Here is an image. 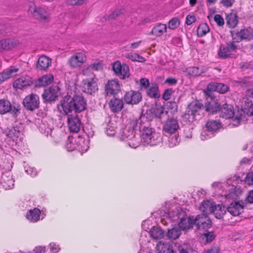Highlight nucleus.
I'll return each instance as SVG.
<instances>
[{
  "label": "nucleus",
  "mask_w": 253,
  "mask_h": 253,
  "mask_svg": "<svg viewBox=\"0 0 253 253\" xmlns=\"http://www.w3.org/2000/svg\"><path fill=\"white\" fill-rule=\"evenodd\" d=\"M87 103L83 96L74 94L73 96L65 95L57 105L58 110L65 115H69L72 112L79 113L86 109Z\"/></svg>",
  "instance_id": "nucleus-1"
},
{
  "label": "nucleus",
  "mask_w": 253,
  "mask_h": 253,
  "mask_svg": "<svg viewBox=\"0 0 253 253\" xmlns=\"http://www.w3.org/2000/svg\"><path fill=\"white\" fill-rule=\"evenodd\" d=\"M138 121V130L142 139L151 145H156L161 139V135L152 127L150 120L147 116L142 114Z\"/></svg>",
  "instance_id": "nucleus-2"
},
{
  "label": "nucleus",
  "mask_w": 253,
  "mask_h": 253,
  "mask_svg": "<svg viewBox=\"0 0 253 253\" xmlns=\"http://www.w3.org/2000/svg\"><path fill=\"white\" fill-rule=\"evenodd\" d=\"M138 118L132 119L129 124L121 131V135L124 139L131 141L128 144L132 148H136L139 144L136 138V131L138 130Z\"/></svg>",
  "instance_id": "nucleus-3"
},
{
  "label": "nucleus",
  "mask_w": 253,
  "mask_h": 253,
  "mask_svg": "<svg viewBox=\"0 0 253 253\" xmlns=\"http://www.w3.org/2000/svg\"><path fill=\"white\" fill-rule=\"evenodd\" d=\"M231 39H228L226 45H220L218 55L219 57L226 59L230 57L232 52H236L237 49V30L230 31Z\"/></svg>",
  "instance_id": "nucleus-4"
},
{
  "label": "nucleus",
  "mask_w": 253,
  "mask_h": 253,
  "mask_svg": "<svg viewBox=\"0 0 253 253\" xmlns=\"http://www.w3.org/2000/svg\"><path fill=\"white\" fill-rule=\"evenodd\" d=\"M204 109V106L199 101L191 102L187 106L185 113L182 115L183 120L185 122L192 123L201 118V111Z\"/></svg>",
  "instance_id": "nucleus-5"
},
{
  "label": "nucleus",
  "mask_w": 253,
  "mask_h": 253,
  "mask_svg": "<svg viewBox=\"0 0 253 253\" xmlns=\"http://www.w3.org/2000/svg\"><path fill=\"white\" fill-rule=\"evenodd\" d=\"M59 91L60 88L57 85H52L44 89L42 94L43 102L50 104L54 103L58 99Z\"/></svg>",
  "instance_id": "nucleus-6"
},
{
  "label": "nucleus",
  "mask_w": 253,
  "mask_h": 253,
  "mask_svg": "<svg viewBox=\"0 0 253 253\" xmlns=\"http://www.w3.org/2000/svg\"><path fill=\"white\" fill-rule=\"evenodd\" d=\"M212 222L208 215L198 214L195 217V225L197 230L208 231L211 227Z\"/></svg>",
  "instance_id": "nucleus-7"
},
{
  "label": "nucleus",
  "mask_w": 253,
  "mask_h": 253,
  "mask_svg": "<svg viewBox=\"0 0 253 253\" xmlns=\"http://www.w3.org/2000/svg\"><path fill=\"white\" fill-rule=\"evenodd\" d=\"M116 75L120 79L124 80L130 76L129 68L126 64H121L119 61L115 62L112 67Z\"/></svg>",
  "instance_id": "nucleus-8"
},
{
  "label": "nucleus",
  "mask_w": 253,
  "mask_h": 253,
  "mask_svg": "<svg viewBox=\"0 0 253 253\" xmlns=\"http://www.w3.org/2000/svg\"><path fill=\"white\" fill-rule=\"evenodd\" d=\"M24 107L29 111H33L40 107V99L38 95L31 94L25 97L23 101Z\"/></svg>",
  "instance_id": "nucleus-9"
},
{
  "label": "nucleus",
  "mask_w": 253,
  "mask_h": 253,
  "mask_svg": "<svg viewBox=\"0 0 253 253\" xmlns=\"http://www.w3.org/2000/svg\"><path fill=\"white\" fill-rule=\"evenodd\" d=\"M253 116V103L245 101L244 107L238 110V124L245 123L248 120L247 116Z\"/></svg>",
  "instance_id": "nucleus-10"
},
{
  "label": "nucleus",
  "mask_w": 253,
  "mask_h": 253,
  "mask_svg": "<svg viewBox=\"0 0 253 253\" xmlns=\"http://www.w3.org/2000/svg\"><path fill=\"white\" fill-rule=\"evenodd\" d=\"M123 98L125 103L133 105L138 104L141 101L142 96L139 91L131 90L126 92Z\"/></svg>",
  "instance_id": "nucleus-11"
},
{
  "label": "nucleus",
  "mask_w": 253,
  "mask_h": 253,
  "mask_svg": "<svg viewBox=\"0 0 253 253\" xmlns=\"http://www.w3.org/2000/svg\"><path fill=\"white\" fill-rule=\"evenodd\" d=\"M220 104L217 99L210 97L205 102L204 109L209 114H216L220 110Z\"/></svg>",
  "instance_id": "nucleus-12"
},
{
  "label": "nucleus",
  "mask_w": 253,
  "mask_h": 253,
  "mask_svg": "<svg viewBox=\"0 0 253 253\" xmlns=\"http://www.w3.org/2000/svg\"><path fill=\"white\" fill-rule=\"evenodd\" d=\"M29 11L33 14L35 18L39 21L42 22L48 21L49 14L44 8L35 6H30Z\"/></svg>",
  "instance_id": "nucleus-13"
},
{
  "label": "nucleus",
  "mask_w": 253,
  "mask_h": 253,
  "mask_svg": "<svg viewBox=\"0 0 253 253\" xmlns=\"http://www.w3.org/2000/svg\"><path fill=\"white\" fill-rule=\"evenodd\" d=\"M179 126L176 119L169 118L163 126V131L166 136L176 133Z\"/></svg>",
  "instance_id": "nucleus-14"
},
{
  "label": "nucleus",
  "mask_w": 253,
  "mask_h": 253,
  "mask_svg": "<svg viewBox=\"0 0 253 253\" xmlns=\"http://www.w3.org/2000/svg\"><path fill=\"white\" fill-rule=\"evenodd\" d=\"M207 129L201 133V138L202 140L206 139V135H209V132H216L221 127V123L219 120H210L207 122L206 125Z\"/></svg>",
  "instance_id": "nucleus-15"
},
{
  "label": "nucleus",
  "mask_w": 253,
  "mask_h": 253,
  "mask_svg": "<svg viewBox=\"0 0 253 253\" xmlns=\"http://www.w3.org/2000/svg\"><path fill=\"white\" fill-rule=\"evenodd\" d=\"M86 61V57L83 52L76 53L69 59L68 64L73 68L81 67Z\"/></svg>",
  "instance_id": "nucleus-16"
},
{
  "label": "nucleus",
  "mask_w": 253,
  "mask_h": 253,
  "mask_svg": "<svg viewBox=\"0 0 253 253\" xmlns=\"http://www.w3.org/2000/svg\"><path fill=\"white\" fill-rule=\"evenodd\" d=\"M67 122L68 127L71 132L77 133L80 130L82 123L78 115H69Z\"/></svg>",
  "instance_id": "nucleus-17"
},
{
  "label": "nucleus",
  "mask_w": 253,
  "mask_h": 253,
  "mask_svg": "<svg viewBox=\"0 0 253 253\" xmlns=\"http://www.w3.org/2000/svg\"><path fill=\"white\" fill-rule=\"evenodd\" d=\"M218 113L221 118L228 119L233 118L234 115V110L233 107L227 103H225L220 106V108Z\"/></svg>",
  "instance_id": "nucleus-18"
},
{
  "label": "nucleus",
  "mask_w": 253,
  "mask_h": 253,
  "mask_svg": "<svg viewBox=\"0 0 253 253\" xmlns=\"http://www.w3.org/2000/svg\"><path fill=\"white\" fill-rule=\"evenodd\" d=\"M105 92L107 94L116 95L121 91L120 85L117 80L108 81L105 85Z\"/></svg>",
  "instance_id": "nucleus-19"
},
{
  "label": "nucleus",
  "mask_w": 253,
  "mask_h": 253,
  "mask_svg": "<svg viewBox=\"0 0 253 253\" xmlns=\"http://www.w3.org/2000/svg\"><path fill=\"white\" fill-rule=\"evenodd\" d=\"M229 86L227 84L218 83H211L208 84L207 86L208 91H205L207 94L208 92L211 91H214L219 92L221 94H224L229 90Z\"/></svg>",
  "instance_id": "nucleus-20"
},
{
  "label": "nucleus",
  "mask_w": 253,
  "mask_h": 253,
  "mask_svg": "<svg viewBox=\"0 0 253 253\" xmlns=\"http://www.w3.org/2000/svg\"><path fill=\"white\" fill-rule=\"evenodd\" d=\"M215 204L211 200H205L201 203L199 209L202 212L201 214L208 215L209 214L212 213L215 210Z\"/></svg>",
  "instance_id": "nucleus-21"
},
{
  "label": "nucleus",
  "mask_w": 253,
  "mask_h": 253,
  "mask_svg": "<svg viewBox=\"0 0 253 253\" xmlns=\"http://www.w3.org/2000/svg\"><path fill=\"white\" fill-rule=\"evenodd\" d=\"M98 90L97 84L93 79H86L84 81L83 91L86 93L92 94Z\"/></svg>",
  "instance_id": "nucleus-22"
},
{
  "label": "nucleus",
  "mask_w": 253,
  "mask_h": 253,
  "mask_svg": "<svg viewBox=\"0 0 253 253\" xmlns=\"http://www.w3.org/2000/svg\"><path fill=\"white\" fill-rule=\"evenodd\" d=\"M33 83V80L30 76H22L14 82L13 86L14 88L22 89L25 86L31 85Z\"/></svg>",
  "instance_id": "nucleus-23"
},
{
  "label": "nucleus",
  "mask_w": 253,
  "mask_h": 253,
  "mask_svg": "<svg viewBox=\"0 0 253 253\" xmlns=\"http://www.w3.org/2000/svg\"><path fill=\"white\" fill-rule=\"evenodd\" d=\"M237 195L235 193L230 192L226 196L227 199H234V203L231 202L230 206L226 208V211H227L231 215L236 216H237Z\"/></svg>",
  "instance_id": "nucleus-24"
},
{
  "label": "nucleus",
  "mask_w": 253,
  "mask_h": 253,
  "mask_svg": "<svg viewBox=\"0 0 253 253\" xmlns=\"http://www.w3.org/2000/svg\"><path fill=\"white\" fill-rule=\"evenodd\" d=\"M195 225V218L193 216L181 218L178 223V227L181 230L192 229Z\"/></svg>",
  "instance_id": "nucleus-25"
},
{
  "label": "nucleus",
  "mask_w": 253,
  "mask_h": 253,
  "mask_svg": "<svg viewBox=\"0 0 253 253\" xmlns=\"http://www.w3.org/2000/svg\"><path fill=\"white\" fill-rule=\"evenodd\" d=\"M51 64V59L45 55L41 56L37 62L36 69L38 71H46Z\"/></svg>",
  "instance_id": "nucleus-26"
},
{
  "label": "nucleus",
  "mask_w": 253,
  "mask_h": 253,
  "mask_svg": "<svg viewBox=\"0 0 253 253\" xmlns=\"http://www.w3.org/2000/svg\"><path fill=\"white\" fill-rule=\"evenodd\" d=\"M53 76L51 74L44 75L35 81L34 84L36 87L47 86L53 82Z\"/></svg>",
  "instance_id": "nucleus-27"
},
{
  "label": "nucleus",
  "mask_w": 253,
  "mask_h": 253,
  "mask_svg": "<svg viewBox=\"0 0 253 253\" xmlns=\"http://www.w3.org/2000/svg\"><path fill=\"white\" fill-rule=\"evenodd\" d=\"M109 106L112 112L118 113L120 112L124 108V102L122 99L114 97L110 100Z\"/></svg>",
  "instance_id": "nucleus-28"
},
{
  "label": "nucleus",
  "mask_w": 253,
  "mask_h": 253,
  "mask_svg": "<svg viewBox=\"0 0 253 253\" xmlns=\"http://www.w3.org/2000/svg\"><path fill=\"white\" fill-rule=\"evenodd\" d=\"M157 253H174V249L169 243L160 241L156 247Z\"/></svg>",
  "instance_id": "nucleus-29"
},
{
  "label": "nucleus",
  "mask_w": 253,
  "mask_h": 253,
  "mask_svg": "<svg viewBox=\"0 0 253 253\" xmlns=\"http://www.w3.org/2000/svg\"><path fill=\"white\" fill-rule=\"evenodd\" d=\"M19 68L14 66L10 67L6 71L0 73V84L3 82L9 79L14 75V74L18 71Z\"/></svg>",
  "instance_id": "nucleus-30"
},
{
  "label": "nucleus",
  "mask_w": 253,
  "mask_h": 253,
  "mask_svg": "<svg viewBox=\"0 0 253 253\" xmlns=\"http://www.w3.org/2000/svg\"><path fill=\"white\" fill-rule=\"evenodd\" d=\"M149 233L150 237L155 240L162 239L165 235L164 231L158 226H153L150 229Z\"/></svg>",
  "instance_id": "nucleus-31"
},
{
  "label": "nucleus",
  "mask_w": 253,
  "mask_h": 253,
  "mask_svg": "<svg viewBox=\"0 0 253 253\" xmlns=\"http://www.w3.org/2000/svg\"><path fill=\"white\" fill-rule=\"evenodd\" d=\"M226 20L227 25L229 28H235L237 25V12L236 10H232L227 15Z\"/></svg>",
  "instance_id": "nucleus-32"
},
{
  "label": "nucleus",
  "mask_w": 253,
  "mask_h": 253,
  "mask_svg": "<svg viewBox=\"0 0 253 253\" xmlns=\"http://www.w3.org/2000/svg\"><path fill=\"white\" fill-rule=\"evenodd\" d=\"M238 38L240 39L238 42L243 40L250 41L253 39V30L251 28L241 30L238 32Z\"/></svg>",
  "instance_id": "nucleus-33"
},
{
  "label": "nucleus",
  "mask_w": 253,
  "mask_h": 253,
  "mask_svg": "<svg viewBox=\"0 0 253 253\" xmlns=\"http://www.w3.org/2000/svg\"><path fill=\"white\" fill-rule=\"evenodd\" d=\"M181 234V229L178 227H174L170 229H168L166 236L169 239L172 241L178 239Z\"/></svg>",
  "instance_id": "nucleus-34"
},
{
  "label": "nucleus",
  "mask_w": 253,
  "mask_h": 253,
  "mask_svg": "<svg viewBox=\"0 0 253 253\" xmlns=\"http://www.w3.org/2000/svg\"><path fill=\"white\" fill-rule=\"evenodd\" d=\"M41 211L38 208L30 210L26 214L27 219L31 222H36L40 219Z\"/></svg>",
  "instance_id": "nucleus-35"
},
{
  "label": "nucleus",
  "mask_w": 253,
  "mask_h": 253,
  "mask_svg": "<svg viewBox=\"0 0 253 253\" xmlns=\"http://www.w3.org/2000/svg\"><path fill=\"white\" fill-rule=\"evenodd\" d=\"M167 31V26L165 24L159 23L155 26L152 29L151 34L159 37Z\"/></svg>",
  "instance_id": "nucleus-36"
},
{
  "label": "nucleus",
  "mask_w": 253,
  "mask_h": 253,
  "mask_svg": "<svg viewBox=\"0 0 253 253\" xmlns=\"http://www.w3.org/2000/svg\"><path fill=\"white\" fill-rule=\"evenodd\" d=\"M147 95L151 98H158L160 96L158 85L156 84H152L147 90Z\"/></svg>",
  "instance_id": "nucleus-37"
},
{
  "label": "nucleus",
  "mask_w": 253,
  "mask_h": 253,
  "mask_svg": "<svg viewBox=\"0 0 253 253\" xmlns=\"http://www.w3.org/2000/svg\"><path fill=\"white\" fill-rule=\"evenodd\" d=\"M11 110V104L9 101L0 99V114H4Z\"/></svg>",
  "instance_id": "nucleus-38"
},
{
  "label": "nucleus",
  "mask_w": 253,
  "mask_h": 253,
  "mask_svg": "<svg viewBox=\"0 0 253 253\" xmlns=\"http://www.w3.org/2000/svg\"><path fill=\"white\" fill-rule=\"evenodd\" d=\"M253 203V190L248 192L247 197L244 201L243 200L238 201V208H241L243 210L246 207L247 204Z\"/></svg>",
  "instance_id": "nucleus-39"
},
{
  "label": "nucleus",
  "mask_w": 253,
  "mask_h": 253,
  "mask_svg": "<svg viewBox=\"0 0 253 253\" xmlns=\"http://www.w3.org/2000/svg\"><path fill=\"white\" fill-rule=\"evenodd\" d=\"M169 139L167 144L169 147H173L177 145L180 142V138L179 136L176 133H173L169 134L168 136Z\"/></svg>",
  "instance_id": "nucleus-40"
},
{
  "label": "nucleus",
  "mask_w": 253,
  "mask_h": 253,
  "mask_svg": "<svg viewBox=\"0 0 253 253\" xmlns=\"http://www.w3.org/2000/svg\"><path fill=\"white\" fill-rule=\"evenodd\" d=\"M174 249V253H193V250L186 244L179 245Z\"/></svg>",
  "instance_id": "nucleus-41"
},
{
  "label": "nucleus",
  "mask_w": 253,
  "mask_h": 253,
  "mask_svg": "<svg viewBox=\"0 0 253 253\" xmlns=\"http://www.w3.org/2000/svg\"><path fill=\"white\" fill-rule=\"evenodd\" d=\"M20 134V131L19 129V127L17 126L8 128L6 132L7 136L12 139L13 140L18 138Z\"/></svg>",
  "instance_id": "nucleus-42"
},
{
  "label": "nucleus",
  "mask_w": 253,
  "mask_h": 253,
  "mask_svg": "<svg viewBox=\"0 0 253 253\" xmlns=\"http://www.w3.org/2000/svg\"><path fill=\"white\" fill-rule=\"evenodd\" d=\"M215 207L216 210L212 213L216 218L221 219L226 212V207L220 205H215Z\"/></svg>",
  "instance_id": "nucleus-43"
},
{
  "label": "nucleus",
  "mask_w": 253,
  "mask_h": 253,
  "mask_svg": "<svg viewBox=\"0 0 253 253\" xmlns=\"http://www.w3.org/2000/svg\"><path fill=\"white\" fill-rule=\"evenodd\" d=\"M210 31V28L207 23H201L197 29V36L201 37L205 36Z\"/></svg>",
  "instance_id": "nucleus-44"
},
{
  "label": "nucleus",
  "mask_w": 253,
  "mask_h": 253,
  "mask_svg": "<svg viewBox=\"0 0 253 253\" xmlns=\"http://www.w3.org/2000/svg\"><path fill=\"white\" fill-rule=\"evenodd\" d=\"M189 74L192 76H199L204 72V70L197 67H191L187 69Z\"/></svg>",
  "instance_id": "nucleus-45"
},
{
  "label": "nucleus",
  "mask_w": 253,
  "mask_h": 253,
  "mask_svg": "<svg viewBox=\"0 0 253 253\" xmlns=\"http://www.w3.org/2000/svg\"><path fill=\"white\" fill-rule=\"evenodd\" d=\"M126 57L133 61L143 62L145 61L144 57L135 53H128L126 54Z\"/></svg>",
  "instance_id": "nucleus-46"
},
{
  "label": "nucleus",
  "mask_w": 253,
  "mask_h": 253,
  "mask_svg": "<svg viewBox=\"0 0 253 253\" xmlns=\"http://www.w3.org/2000/svg\"><path fill=\"white\" fill-rule=\"evenodd\" d=\"M216 235L214 232H207L203 235V239H205L206 243L211 242L215 238Z\"/></svg>",
  "instance_id": "nucleus-47"
},
{
  "label": "nucleus",
  "mask_w": 253,
  "mask_h": 253,
  "mask_svg": "<svg viewBox=\"0 0 253 253\" xmlns=\"http://www.w3.org/2000/svg\"><path fill=\"white\" fill-rule=\"evenodd\" d=\"M179 24L180 21L179 19L175 17L169 21L168 27L170 29H175L179 26Z\"/></svg>",
  "instance_id": "nucleus-48"
},
{
  "label": "nucleus",
  "mask_w": 253,
  "mask_h": 253,
  "mask_svg": "<svg viewBox=\"0 0 253 253\" xmlns=\"http://www.w3.org/2000/svg\"><path fill=\"white\" fill-rule=\"evenodd\" d=\"M166 106L168 109L171 111V113H175L177 111V105L175 102H168Z\"/></svg>",
  "instance_id": "nucleus-49"
},
{
  "label": "nucleus",
  "mask_w": 253,
  "mask_h": 253,
  "mask_svg": "<svg viewBox=\"0 0 253 253\" xmlns=\"http://www.w3.org/2000/svg\"><path fill=\"white\" fill-rule=\"evenodd\" d=\"M9 38L2 39L0 40L1 47L3 50H10V46L9 45Z\"/></svg>",
  "instance_id": "nucleus-50"
},
{
  "label": "nucleus",
  "mask_w": 253,
  "mask_h": 253,
  "mask_svg": "<svg viewBox=\"0 0 253 253\" xmlns=\"http://www.w3.org/2000/svg\"><path fill=\"white\" fill-rule=\"evenodd\" d=\"M21 108L20 105H17L13 106V109L11 107V110L10 111L12 116L14 118H16L20 113Z\"/></svg>",
  "instance_id": "nucleus-51"
},
{
  "label": "nucleus",
  "mask_w": 253,
  "mask_h": 253,
  "mask_svg": "<svg viewBox=\"0 0 253 253\" xmlns=\"http://www.w3.org/2000/svg\"><path fill=\"white\" fill-rule=\"evenodd\" d=\"M244 181L245 183L249 185H253V172H248L246 174Z\"/></svg>",
  "instance_id": "nucleus-52"
},
{
  "label": "nucleus",
  "mask_w": 253,
  "mask_h": 253,
  "mask_svg": "<svg viewBox=\"0 0 253 253\" xmlns=\"http://www.w3.org/2000/svg\"><path fill=\"white\" fill-rule=\"evenodd\" d=\"M173 92L174 90L172 88H168L166 89L163 94V98L165 100H168L170 98L171 95Z\"/></svg>",
  "instance_id": "nucleus-53"
},
{
  "label": "nucleus",
  "mask_w": 253,
  "mask_h": 253,
  "mask_svg": "<svg viewBox=\"0 0 253 253\" xmlns=\"http://www.w3.org/2000/svg\"><path fill=\"white\" fill-rule=\"evenodd\" d=\"M89 68L94 71H99L103 68V65L100 62H94L90 65Z\"/></svg>",
  "instance_id": "nucleus-54"
},
{
  "label": "nucleus",
  "mask_w": 253,
  "mask_h": 253,
  "mask_svg": "<svg viewBox=\"0 0 253 253\" xmlns=\"http://www.w3.org/2000/svg\"><path fill=\"white\" fill-rule=\"evenodd\" d=\"M214 21L219 26H222L224 24V21L222 17L219 14H215L214 17Z\"/></svg>",
  "instance_id": "nucleus-55"
},
{
  "label": "nucleus",
  "mask_w": 253,
  "mask_h": 253,
  "mask_svg": "<svg viewBox=\"0 0 253 253\" xmlns=\"http://www.w3.org/2000/svg\"><path fill=\"white\" fill-rule=\"evenodd\" d=\"M220 248L218 246L211 247L207 250H205L203 253H219Z\"/></svg>",
  "instance_id": "nucleus-56"
},
{
  "label": "nucleus",
  "mask_w": 253,
  "mask_h": 253,
  "mask_svg": "<svg viewBox=\"0 0 253 253\" xmlns=\"http://www.w3.org/2000/svg\"><path fill=\"white\" fill-rule=\"evenodd\" d=\"M88 140L85 141L84 139L82 138L81 142H79L80 145H81V150L85 151H86L89 146H88Z\"/></svg>",
  "instance_id": "nucleus-57"
},
{
  "label": "nucleus",
  "mask_w": 253,
  "mask_h": 253,
  "mask_svg": "<svg viewBox=\"0 0 253 253\" xmlns=\"http://www.w3.org/2000/svg\"><path fill=\"white\" fill-rule=\"evenodd\" d=\"M140 84L141 88H146L149 86V80L146 78H141L140 80Z\"/></svg>",
  "instance_id": "nucleus-58"
},
{
  "label": "nucleus",
  "mask_w": 253,
  "mask_h": 253,
  "mask_svg": "<svg viewBox=\"0 0 253 253\" xmlns=\"http://www.w3.org/2000/svg\"><path fill=\"white\" fill-rule=\"evenodd\" d=\"M9 45L10 46V50L12 48H15L17 47L19 44V42L18 40L15 39H11L9 38Z\"/></svg>",
  "instance_id": "nucleus-59"
},
{
  "label": "nucleus",
  "mask_w": 253,
  "mask_h": 253,
  "mask_svg": "<svg viewBox=\"0 0 253 253\" xmlns=\"http://www.w3.org/2000/svg\"><path fill=\"white\" fill-rule=\"evenodd\" d=\"M196 17L194 15H188L186 18V24L190 25L196 21Z\"/></svg>",
  "instance_id": "nucleus-60"
},
{
  "label": "nucleus",
  "mask_w": 253,
  "mask_h": 253,
  "mask_svg": "<svg viewBox=\"0 0 253 253\" xmlns=\"http://www.w3.org/2000/svg\"><path fill=\"white\" fill-rule=\"evenodd\" d=\"M247 98L245 99L246 100L245 101H246V102H250L252 101V103L253 102V101L251 100V99H253V89H248L246 94Z\"/></svg>",
  "instance_id": "nucleus-61"
},
{
  "label": "nucleus",
  "mask_w": 253,
  "mask_h": 253,
  "mask_svg": "<svg viewBox=\"0 0 253 253\" xmlns=\"http://www.w3.org/2000/svg\"><path fill=\"white\" fill-rule=\"evenodd\" d=\"M177 83V80L174 78L169 77L166 79L165 83L168 84L169 85H175Z\"/></svg>",
  "instance_id": "nucleus-62"
},
{
  "label": "nucleus",
  "mask_w": 253,
  "mask_h": 253,
  "mask_svg": "<svg viewBox=\"0 0 253 253\" xmlns=\"http://www.w3.org/2000/svg\"><path fill=\"white\" fill-rule=\"evenodd\" d=\"M28 174H30L31 176H35L37 174V170L34 168H29L26 170Z\"/></svg>",
  "instance_id": "nucleus-63"
},
{
  "label": "nucleus",
  "mask_w": 253,
  "mask_h": 253,
  "mask_svg": "<svg viewBox=\"0 0 253 253\" xmlns=\"http://www.w3.org/2000/svg\"><path fill=\"white\" fill-rule=\"evenodd\" d=\"M49 247L50 248V250L54 253H57L59 250H60V248H59V246L57 245L54 243H51L49 244Z\"/></svg>",
  "instance_id": "nucleus-64"
}]
</instances>
